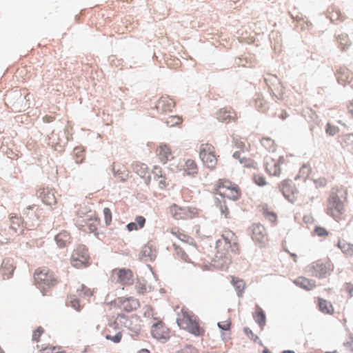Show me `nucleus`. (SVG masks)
I'll use <instances>...</instances> for the list:
<instances>
[{
	"label": "nucleus",
	"instance_id": "1",
	"mask_svg": "<svg viewBox=\"0 0 353 353\" xmlns=\"http://www.w3.org/2000/svg\"><path fill=\"white\" fill-rule=\"evenodd\" d=\"M347 190L343 186H336L331 190L327 199L326 212L339 221L344 218L345 205L347 201Z\"/></svg>",
	"mask_w": 353,
	"mask_h": 353
},
{
	"label": "nucleus",
	"instance_id": "2",
	"mask_svg": "<svg viewBox=\"0 0 353 353\" xmlns=\"http://www.w3.org/2000/svg\"><path fill=\"white\" fill-rule=\"evenodd\" d=\"M176 323L181 329L195 336H203L205 333L199 318L188 308L183 307L178 313Z\"/></svg>",
	"mask_w": 353,
	"mask_h": 353
},
{
	"label": "nucleus",
	"instance_id": "3",
	"mask_svg": "<svg viewBox=\"0 0 353 353\" xmlns=\"http://www.w3.org/2000/svg\"><path fill=\"white\" fill-rule=\"evenodd\" d=\"M34 284L39 288L43 295H48L59 280L54 273L46 267L37 268L33 275Z\"/></svg>",
	"mask_w": 353,
	"mask_h": 353
},
{
	"label": "nucleus",
	"instance_id": "4",
	"mask_svg": "<svg viewBox=\"0 0 353 353\" xmlns=\"http://www.w3.org/2000/svg\"><path fill=\"white\" fill-rule=\"evenodd\" d=\"M292 155L283 148H279L276 153H270L265 157V170L271 176H279L281 173V165L286 164Z\"/></svg>",
	"mask_w": 353,
	"mask_h": 353
},
{
	"label": "nucleus",
	"instance_id": "5",
	"mask_svg": "<svg viewBox=\"0 0 353 353\" xmlns=\"http://www.w3.org/2000/svg\"><path fill=\"white\" fill-rule=\"evenodd\" d=\"M213 192L222 198L236 201L240 199L241 192L239 187L230 180L221 179L214 184Z\"/></svg>",
	"mask_w": 353,
	"mask_h": 353
},
{
	"label": "nucleus",
	"instance_id": "6",
	"mask_svg": "<svg viewBox=\"0 0 353 353\" xmlns=\"http://www.w3.org/2000/svg\"><path fill=\"white\" fill-rule=\"evenodd\" d=\"M170 216L176 221L189 220L196 217L199 214L198 210L194 207L181 206L172 203L168 208Z\"/></svg>",
	"mask_w": 353,
	"mask_h": 353
},
{
	"label": "nucleus",
	"instance_id": "7",
	"mask_svg": "<svg viewBox=\"0 0 353 353\" xmlns=\"http://www.w3.org/2000/svg\"><path fill=\"white\" fill-rule=\"evenodd\" d=\"M199 157L203 164L210 169H214L217 163L214 147L208 143H202L199 148Z\"/></svg>",
	"mask_w": 353,
	"mask_h": 353
},
{
	"label": "nucleus",
	"instance_id": "8",
	"mask_svg": "<svg viewBox=\"0 0 353 353\" xmlns=\"http://www.w3.org/2000/svg\"><path fill=\"white\" fill-rule=\"evenodd\" d=\"M90 256L88 250L83 245H79L74 250L71 259V265L77 268H86L90 264Z\"/></svg>",
	"mask_w": 353,
	"mask_h": 353
},
{
	"label": "nucleus",
	"instance_id": "9",
	"mask_svg": "<svg viewBox=\"0 0 353 353\" xmlns=\"http://www.w3.org/2000/svg\"><path fill=\"white\" fill-rule=\"evenodd\" d=\"M110 279L121 285H130L133 283L134 275L130 269L115 268L111 272Z\"/></svg>",
	"mask_w": 353,
	"mask_h": 353
},
{
	"label": "nucleus",
	"instance_id": "10",
	"mask_svg": "<svg viewBox=\"0 0 353 353\" xmlns=\"http://www.w3.org/2000/svg\"><path fill=\"white\" fill-rule=\"evenodd\" d=\"M312 269L315 276L323 277L334 270V265L329 259H321L313 263Z\"/></svg>",
	"mask_w": 353,
	"mask_h": 353
},
{
	"label": "nucleus",
	"instance_id": "11",
	"mask_svg": "<svg viewBox=\"0 0 353 353\" xmlns=\"http://www.w3.org/2000/svg\"><path fill=\"white\" fill-rule=\"evenodd\" d=\"M77 225L86 232H95L99 224V220L93 214H87L84 218L77 219Z\"/></svg>",
	"mask_w": 353,
	"mask_h": 353
},
{
	"label": "nucleus",
	"instance_id": "12",
	"mask_svg": "<svg viewBox=\"0 0 353 353\" xmlns=\"http://www.w3.org/2000/svg\"><path fill=\"white\" fill-rule=\"evenodd\" d=\"M253 241L259 245L260 247H265L268 245L269 239L265 228L263 225L256 223L252 225Z\"/></svg>",
	"mask_w": 353,
	"mask_h": 353
},
{
	"label": "nucleus",
	"instance_id": "13",
	"mask_svg": "<svg viewBox=\"0 0 353 353\" xmlns=\"http://www.w3.org/2000/svg\"><path fill=\"white\" fill-rule=\"evenodd\" d=\"M105 339L118 343L122 339V332L117 321L109 323L105 327Z\"/></svg>",
	"mask_w": 353,
	"mask_h": 353
},
{
	"label": "nucleus",
	"instance_id": "14",
	"mask_svg": "<svg viewBox=\"0 0 353 353\" xmlns=\"http://www.w3.org/2000/svg\"><path fill=\"white\" fill-rule=\"evenodd\" d=\"M222 238L227 245V250H230L234 254H239L240 249L237 236L231 230H224Z\"/></svg>",
	"mask_w": 353,
	"mask_h": 353
},
{
	"label": "nucleus",
	"instance_id": "15",
	"mask_svg": "<svg viewBox=\"0 0 353 353\" xmlns=\"http://www.w3.org/2000/svg\"><path fill=\"white\" fill-rule=\"evenodd\" d=\"M280 189L283 196L292 203L296 201L300 196L290 181H283L280 185Z\"/></svg>",
	"mask_w": 353,
	"mask_h": 353
},
{
	"label": "nucleus",
	"instance_id": "16",
	"mask_svg": "<svg viewBox=\"0 0 353 353\" xmlns=\"http://www.w3.org/2000/svg\"><path fill=\"white\" fill-rule=\"evenodd\" d=\"M216 118L219 121L228 123L230 122H236L238 117L233 109L224 108L217 111Z\"/></svg>",
	"mask_w": 353,
	"mask_h": 353
},
{
	"label": "nucleus",
	"instance_id": "17",
	"mask_svg": "<svg viewBox=\"0 0 353 353\" xmlns=\"http://www.w3.org/2000/svg\"><path fill=\"white\" fill-rule=\"evenodd\" d=\"M174 106V101L168 96H162L156 104L157 110L161 114L172 112Z\"/></svg>",
	"mask_w": 353,
	"mask_h": 353
},
{
	"label": "nucleus",
	"instance_id": "18",
	"mask_svg": "<svg viewBox=\"0 0 353 353\" xmlns=\"http://www.w3.org/2000/svg\"><path fill=\"white\" fill-rule=\"evenodd\" d=\"M155 153L158 159L163 164H165L169 160H171L174 158L172 154L171 148L167 144H160L156 148Z\"/></svg>",
	"mask_w": 353,
	"mask_h": 353
},
{
	"label": "nucleus",
	"instance_id": "19",
	"mask_svg": "<svg viewBox=\"0 0 353 353\" xmlns=\"http://www.w3.org/2000/svg\"><path fill=\"white\" fill-rule=\"evenodd\" d=\"M112 171L114 177L120 181H125L129 177V170L127 169L125 165L121 163H114L112 165Z\"/></svg>",
	"mask_w": 353,
	"mask_h": 353
},
{
	"label": "nucleus",
	"instance_id": "20",
	"mask_svg": "<svg viewBox=\"0 0 353 353\" xmlns=\"http://www.w3.org/2000/svg\"><path fill=\"white\" fill-rule=\"evenodd\" d=\"M151 333L157 339H166L169 337V329L161 322L157 323L152 326Z\"/></svg>",
	"mask_w": 353,
	"mask_h": 353
},
{
	"label": "nucleus",
	"instance_id": "21",
	"mask_svg": "<svg viewBox=\"0 0 353 353\" xmlns=\"http://www.w3.org/2000/svg\"><path fill=\"white\" fill-rule=\"evenodd\" d=\"M10 229L16 235H23L26 230V225L22 218L16 216H10Z\"/></svg>",
	"mask_w": 353,
	"mask_h": 353
},
{
	"label": "nucleus",
	"instance_id": "22",
	"mask_svg": "<svg viewBox=\"0 0 353 353\" xmlns=\"http://www.w3.org/2000/svg\"><path fill=\"white\" fill-rule=\"evenodd\" d=\"M14 269L15 266L12 259H4L0 268V272L3 279H10L12 276Z\"/></svg>",
	"mask_w": 353,
	"mask_h": 353
},
{
	"label": "nucleus",
	"instance_id": "23",
	"mask_svg": "<svg viewBox=\"0 0 353 353\" xmlns=\"http://www.w3.org/2000/svg\"><path fill=\"white\" fill-rule=\"evenodd\" d=\"M114 302L120 304L121 307L126 312H131L139 305L137 300L132 298H118Z\"/></svg>",
	"mask_w": 353,
	"mask_h": 353
},
{
	"label": "nucleus",
	"instance_id": "24",
	"mask_svg": "<svg viewBox=\"0 0 353 353\" xmlns=\"http://www.w3.org/2000/svg\"><path fill=\"white\" fill-rule=\"evenodd\" d=\"M265 81L277 97L282 98L283 93L279 92V83L276 76L268 74L265 77Z\"/></svg>",
	"mask_w": 353,
	"mask_h": 353
},
{
	"label": "nucleus",
	"instance_id": "25",
	"mask_svg": "<svg viewBox=\"0 0 353 353\" xmlns=\"http://www.w3.org/2000/svg\"><path fill=\"white\" fill-rule=\"evenodd\" d=\"M337 80L342 85L350 83L353 80L352 73L347 69H341L336 73Z\"/></svg>",
	"mask_w": 353,
	"mask_h": 353
},
{
	"label": "nucleus",
	"instance_id": "26",
	"mask_svg": "<svg viewBox=\"0 0 353 353\" xmlns=\"http://www.w3.org/2000/svg\"><path fill=\"white\" fill-rule=\"evenodd\" d=\"M261 145L270 153H276V151L279 150L281 146H278L275 141L270 137H263L260 141Z\"/></svg>",
	"mask_w": 353,
	"mask_h": 353
},
{
	"label": "nucleus",
	"instance_id": "27",
	"mask_svg": "<svg viewBox=\"0 0 353 353\" xmlns=\"http://www.w3.org/2000/svg\"><path fill=\"white\" fill-rule=\"evenodd\" d=\"M146 220L143 216H137L134 222L129 223L127 225V229L129 232L137 231L142 229L145 224Z\"/></svg>",
	"mask_w": 353,
	"mask_h": 353
},
{
	"label": "nucleus",
	"instance_id": "28",
	"mask_svg": "<svg viewBox=\"0 0 353 353\" xmlns=\"http://www.w3.org/2000/svg\"><path fill=\"white\" fill-rule=\"evenodd\" d=\"M70 235L67 231H62L55 236V241L60 248H64L70 243Z\"/></svg>",
	"mask_w": 353,
	"mask_h": 353
},
{
	"label": "nucleus",
	"instance_id": "29",
	"mask_svg": "<svg viewBox=\"0 0 353 353\" xmlns=\"http://www.w3.org/2000/svg\"><path fill=\"white\" fill-rule=\"evenodd\" d=\"M184 172L190 176H195L198 173V166L194 160L188 159L183 166Z\"/></svg>",
	"mask_w": 353,
	"mask_h": 353
},
{
	"label": "nucleus",
	"instance_id": "30",
	"mask_svg": "<svg viewBox=\"0 0 353 353\" xmlns=\"http://www.w3.org/2000/svg\"><path fill=\"white\" fill-rule=\"evenodd\" d=\"M318 305L323 313L332 314L334 312L332 304L325 299L318 298Z\"/></svg>",
	"mask_w": 353,
	"mask_h": 353
},
{
	"label": "nucleus",
	"instance_id": "31",
	"mask_svg": "<svg viewBox=\"0 0 353 353\" xmlns=\"http://www.w3.org/2000/svg\"><path fill=\"white\" fill-rule=\"evenodd\" d=\"M260 211L262 212L263 215L272 223H275L276 221V214L271 210L267 205H261Z\"/></svg>",
	"mask_w": 353,
	"mask_h": 353
},
{
	"label": "nucleus",
	"instance_id": "32",
	"mask_svg": "<svg viewBox=\"0 0 353 353\" xmlns=\"http://www.w3.org/2000/svg\"><path fill=\"white\" fill-rule=\"evenodd\" d=\"M233 157L236 159H239L240 162L244 163V165L247 168H257L258 165L256 161L251 159H246L245 157H241V153L239 152H236L234 153Z\"/></svg>",
	"mask_w": 353,
	"mask_h": 353
},
{
	"label": "nucleus",
	"instance_id": "33",
	"mask_svg": "<svg viewBox=\"0 0 353 353\" xmlns=\"http://www.w3.org/2000/svg\"><path fill=\"white\" fill-rule=\"evenodd\" d=\"M338 246L341 250L347 256L353 255V244L347 242L345 240H340L338 242Z\"/></svg>",
	"mask_w": 353,
	"mask_h": 353
},
{
	"label": "nucleus",
	"instance_id": "34",
	"mask_svg": "<svg viewBox=\"0 0 353 353\" xmlns=\"http://www.w3.org/2000/svg\"><path fill=\"white\" fill-rule=\"evenodd\" d=\"M232 283L236 288L238 296H241L246 287L245 281L239 278L232 276Z\"/></svg>",
	"mask_w": 353,
	"mask_h": 353
},
{
	"label": "nucleus",
	"instance_id": "35",
	"mask_svg": "<svg viewBox=\"0 0 353 353\" xmlns=\"http://www.w3.org/2000/svg\"><path fill=\"white\" fill-rule=\"evenodd\" d=\"M43 202L48 205H53L57 203V199L54 192L51 190H48L44 192L42 197Z\"/></svg>",
	"mask_w": 353,
	"mask_h": 353
},
{
	"label": "nucleus",
	"instance_id": "36",
	"mask_svg": "<svg viewBox=\"0 0 353 353\" xmlns=\"http://www.w3.org/2000/svg\"><path fill=\"white\" fill-rule=\"evenodd\" d=\"M254 319L256 322L259 324L261 328H263L265 324V314L261 308H257L255 314H254Z\"/></svg>",
	"mask_w": 353,
	"mask_h": 353
},
{
	"label": "nucleus",
	"instance_id": "37",
	"mask_svg": "<svg viewBox=\"0 0 353 353\" xmlns=\"http://www.w3.org/2000/svg\"><path fill=\"white\" fill-rule=\"evenodd\" d=\"M254 105L261 112H265L268 109V103L261 95H258L254 99Z\"/></svg>",
	"mask_w": 353,
	"mask_h": 353
},
{
	"label": "nucleus",
	"instance_id": "38",
	"mask_svg": "<svg viewBox=\"0 0 353 353\" xmlns=\"http://www.w3.org/2000/svg\"><path fill=\"white\" fill-rule=\"evenodd\" d=\"M77 294L81 297H90L93 295V290L82 284L77 289Z\"/></svg>",
	"mask_w": 353,
	"mask_h": 353
},
{
	"label": "nucleus",
	"instance_id": "39",
	"mask_svg": "<svg viewBox=\"0 0 353 353\" xmlns=\"http://www.w3.org/2000/svg\"><path fill=\"white\" fill-rule=\"evenodd\" d=\"M40 353H66L61 346H46L40 350Z\"/></svg>",
	"mask_w": 353,
	"mask_h": 353
},
{
	"label": "nucleus",
	"instance_id": "40",
	"mask_svg": "<svg viewBox=\"0 0 353 353\" xmlns=\"http://www.w3.org/2000/svg\"><path fill=\"white\" fill-rule=\"evenodd\" d=\"M134 171L141 176H144L148 173L147 165L141 163H136L134 165Z\"/></svg>",
	"mask_w": 353,
	"mask_h": 353
},
{
	"label": "nucleus",
	"instance_id": "41",
	"mask_svg": "<svg viewBox=\"0 0 353 353\" xmlns=\"http://www.w3.org/2000/svg\"><path fill=\"white\" fill-rule=\"evenodd\" d=\"M329 231L323 227L316 226L314 229L313 234L321 238H325L329 235Z\"/></svg>",
	"mask_w": 353,
	"mask_h": 353
},
{
	"label": "nucleus",
	"instance_id": "42",
	"mask_svg": "<svg viewBox=\"0 0 353 353\" xmlns=\"http://www.w3.org/2000/svg\"><path fill=\"white\" fill-rule=\"evenodd\" d=\"M252 180L255 184L259 186H265L267 184V181L265 176L261 174H255L252 176Z\"/></svg>",
	"mask_w": 353,
	"mask_h": 353
},
{
	"label": "nucleus",
	"instance_id": "43",
	"mask_svg": "<svg viewBox=\"0 0 353 353\" xmlns=\"http://www.w3.org/2000/svg\"><path fill=\"white\" fill-rule=\"evenodd\" d=\"M181 122L182 119L179 116H170L166 120V123L170 127L179 125Z\"/></svg>",
	"mask_w": 353,
	"mask_h": 353
},
{
	"label": "nucleus",
	"instance_id": "44",
	"mask_svg": "<svg viewBox=\"0 0 353 353\" xmlns=\"http://www.w3.org/2000/svg\"><path fill=\"white\" fill-rule=\"evenodd\" d=\"M44 330L42 327L39 326L33 332L32 339L33 341L39 342L40 337L43 334Z\"/></svg>",
	"mask_w": 353,
	"mask_h": 353
},
{
	"label": "nucleus",
	"instance_id": "45",
	"mask_svg": "<svg viewBox=\"0 0 353 353\" xmlns=\"http://www.w3.org/2000/svg\"><path fill=\"white\" fill-rule=\"evenodd\" d=\"M70 305L71 307H72L74 309H75L77 311H79L81 309V304L79 302V300L74 297V296H70Z\"/></svg>",
	"mask_w": 353,
	"mask_h": 353
},
{
	"label": "nucleus",
	"instance_id": "46",
	"mask_svg": "<svg viewBox=\"0 0 353 353\" xmlns=\"http://www.w3.org/2000/svg\"><path fill=\"white\" fill-rule=\"evenodd\" d=\"M294 283L303 289H307L309 286V280L304 277H299Z\"/></svg>",
	"mask_w": 353,
	"mask_h": 353
},
{
	"label": "nucleus",
	"instance_id": "47",
	"mask_svg": "<svg viewBox=\"0 0 353 353\" xmlns=\"http://www.w3.org/2000/svg\"><path fill=\"white\" fill-rule=\"evenodd\" d=\"M177 353H199L198 350L191 345H185L181 348Z\"/></svg>",
	"mask_w": 353,
	"mask_h": 353
},
{
	"label": "nucleus",
	"instance_id": "48",
	"mask_svg": "<svg viewBox=\"0 0 353 353\" xmlns=\"http://www.w3.org/2000/svg\"><path fill=\"white\" fill-rule=\"evenodd\" d=\"M325 131L327 134H329L330 136H333L339 132V129L337 126H335V125H332L331 123H328L327 124Z\"/></svg>",
	"mask_w": 353,
	"mask_h": 353
},
{
	"label": "nucleus",
	"instance_id": "49",
	"mask_svg": "<svg viewBox=\"0 0 353 353\" xmlns=\"http://www.w3.org/2000/svg\"><path fill=\"white\" fill-rule=\"evenodd\" d=\"M158 182L159 188L161 190L165 189L168 185V181L165 176L159 177L155 179Z\"/></svg>",
	"mask_w": 353,
	"mask_h": 353
},
{
	"label": "nucleus",
	"instance_id": "50",
	"mask_svg": "<svg viewBox=\"0 0 353 353\" xmlns=\"http://www.w3.org/2000/svg\"><path fill=\"white\" fill-rule=\"evenodd\" d=\"M152 172L154 179L165 176L163 169L158 165H154Z\"/></svg>",
	"mask_w": 353,
	"mask_h": 353
},
{
	"label": "nucleus",
	"instance_id": "51",
	"mask_svg": "<svg viewBox=\"0 0 353 353\" xmlns=\"http://www.w3.org/2000/svg\"><path fill=\"white\" fill-rule=\"evenodd\" d=\"M218 205L219 207L221 214L225 216V218H228L230 211L226 205L225 204V202L221 203V201H219Z\"/></svg>",
	"mask_w": 353,
	"mask_h": 353
},
{
	"label": "nucleus",
	"instance_id": "52",
	"mask_svg": "<svg viewBox=\"0 0 353 353\" xmlns=\"http://www.w3.org/2000/svg\"><path fill=\"white\" fill-rule=\"evenodd\" d=\"M177 255L180 259H181L185 262L191 263L190 259H189L188 254L181 249L177 250Z\"/></svg>",
	"mask_w": 353,
	"mask_h": 353
},
{
	"label": "nucleus",
	"instance_id": "53",
	"mask_svg": "<svg viewBox=\"0 0 353 353\" xmlns=\"http://www.w3.org/2000/svg\"><path fill=\"white\" fill-rule=\"evenodd\" d=\"M231 322L229 319L219 322L218 326L223 330H229L230 327Z\"/></svg>",
	"mask_w": 353,
	"mask_h": 353
},
{
	"label": "nucleus",
	"instance_id": "54",
	"mask_svg": "<svg viewBox=\"0 0 353 353\" xmlns=\"http://www.w3.org/2000/svg\"><path fill=\"white\" fill-rule=\"evenodd\" d=\"M103 214L105 216V221L107 224H109L112 221V213L109 208H105L103 209Z\"/></svg>",
	"mask_w": 353,
	"mask_h": 353
},
{
	"label": "nucleus",
	"instance_id": "55",
	"mask_svg": "<svg viewBox=\"0 0 353 353\" xmlns=\"http://www.w3.org/2000/svg\"><path fill=\"white\" fill-rule=\"evenodd\" d=\"M171 233L183 241L186 237V236L184 234L181 233L176 228H172Z\"/></svg>",
	"mask_w": 353,
	"mask_h": 353
},
{
	"label": "nucleus",
	"instance_id": "56",
	"mask_svg": "<svg viewBox=\"0 0 353 353\" xmlns=\"http://www.w3.org/2000/svg\"><path fill=\"white\" fill-rule=\"evenodd\" d=\"M244 332L251 340L256 341L258 339V336L255 335L249 327H245Z\"/></svg>",
	"mask_w": 353,
	"mask_h": 353
},
{
	"label": "nucleus",
	"instance_id": "57",
	"mask_svg": "<svg viewBox=\"0 0 353 353\" xmlns=\"http://www.w3.org/2000/svg\"><path fill=\"white\" fill-rule=\"evenodd\" d=\"M132 323V320H128L125 323L127 324V326L129 327V329L132 330L134 332L138 333L140 331V325H135L134 327H130V325Z\"/></svg>",
	"mask_w": 353,
	"mask_h": 353
},
{
	"label": "nucleus",
	"instance_id": "58",
	"mask_svg": "<svg viewBox=\"0 0 353 353\" xmlns=\"http://www.w3.org/2000/svg\"><path fill=\"white\" fill-rule=\"evenodd\" d=\"M314 182L316 183V187H324L327 183V181L325 178H321L319 180H314Z\"/></svg>",
	"mask_w": 353,
	"mask_h": 353
},
{
	"label": "nucleus",
	"instance_id": "59",
	"mask_svg": "<svg viewBox=\"0 0 353 353\" xmlns=\"http://www.w3.org/2000/svg\"><path fill=\"white\" fill-rule=\"evenodd\" d=\"M345 290L350 296H353V284L350 283H346Z\"/></svg>",
	"mask_w": 353,
	"mask_h": 353
},
{
	"label": "nucleus",
	"instance_id": "60",
	"mask_svg": "<svg viewBox=\"0 0 353 353\" xmlns=\"http://www.w3.org/2000/svg\"><path fill=\"white\" fill-rule=\"evenodd\" d=\"M307 173V168L306 167H303L299 172V178H304L303 175Z\"/></svg>",
	"mask_w": 353,
	"mask_h": 353
},
{
	"label": "nucleus",
	"instance_id": "61",
	"mask_svg": "<svg viewBox=\"0 0 353 353\" xmlns=\"http://www.w3.org/2000/svg\"><path fill=\"white\" fill-rule=\"evenodd\" d=\"M347 110L348 112L351 114V116L353 117V100L351 101L349 104L347 105Z\"/></svg>",
	"mask_w": 353,
	"mask_h": 353
},
{
	"label": "nucleus",
	"instance_id": "62",
	"mask_svg": "<svg viewBox=\"0 0 353 353\" xmlns=\"http://www.w3.org/2000/svg\"><path fill=\"white\" fill-rule=\"evenodd\" d=\"M43 121L45 122L49 123V122H51V121H54V117H50V116H46V117H43Z\"/></svg>",
	"mask_w": 353,
	"mask_h": 353
},
{
	"label": "nucleus",
	"instance_id": "63",
	"mask_svg": "<svg viewBox=\"0 0 353 353\" xmlns=\"http://www.w3.org/2000/svg\"><path fill=\"white\" fill-rule=\"evenodd\" d=\"M230 264V260L228 259H226L225 261H224V263L222 264L219 268H227L228 266V265Z\"/></svg>",
	"mask_w": 353,
	"mask_h": 353
},
{
	"label": "nucleus",
	"instance_id": "64",
	"mask_svg": "<svg viewBox=\"0 0 353 353\" xmlns=\"http://www.w3.org/2000/svg\"><path fill=\"white\" fill-rule=\"evenodd\" d=\"M250 144H248V145L244 144L243 145V148L242 150H243V152L244 151H248L250 150Z\"/></svg>",
	"mask_w": 353,
	"mask_h": 353
}]
</instances>
